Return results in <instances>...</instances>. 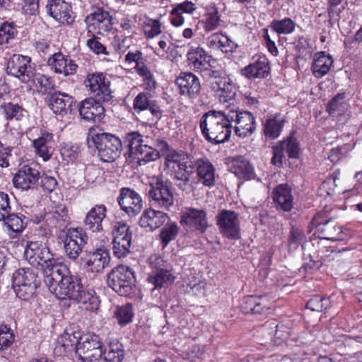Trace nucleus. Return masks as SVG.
Masks as SVG:
<instances>
[{"mask_svg": "<svg viewBox=\"0 0 362 362\" xmlns=\"http://www.w3.org/2000/svg\"><path fill=\"white\" fill-rule=\"evenodd\" d=\"M193 161L191 155L175 149L169 150L165 157V165L171 170L176 186L187 193L196 188Z\"/></svg>", "mask_w": 362, "mask_h": 362, "instance_id": "nucleus-1", "label": "nucleus"}, {"mask_svg": "<svg viewBox=\"0 0 362 362\" xmlns=\"http://www.w3.org/2000/svg\"><path fill=\"white\" fill-rule=\"evenodd\" d=\"M44 281L49 291L59 299L72 300L77 290L82 288L80 281L62 263L54 267L52 272L45 276Z\"/></svg>", "mask_w": 362, "mask_h": 362, "instance_id": "nucleus-2", "label": "nucleus"}, {"mask_svg": "<svg viewBox=\"0 0 362 362\" xmlns=\"http://www.w3.org/2000/svg\"><path fill=\"white\" fill-rule=\"evenodd\" d=\"M124 144L128 146L131 157L137 159L139 165L160 158V153L152 145V139L137 131L126 134Z\"/></svg>", "mask_w": 362, "mask_h": 362, "instance_id": "nucleus-3", "label": "nucleus"}, {"mask_svg": "<svg viewBox=\"0 0 362 362\" xmlns=\"http://www.w3.org/2000/svg\"><path fill=\"white\" fill-rule=\"evenodd\" d=\"M88 144L91 141L98 150V156L103 162H112L119 157L122 143L117 136L105 132L89 129L87 136Z\"/></svg>", "mask_w": 362, "mask_h": 362, "instance_id": "nucleus-4", "label": "nucleus"}, {"mask_svg": "<svg viewBox=\"0 0 362 362\" xmlns=\"http://www.w3.org/2000/svg\"><path fill=\"white\" fill-rule=\"evenodd\" d=\"M24 257L33 267L44 272V277L52 272L54 267L59 265L53 254L45 243L39 241L28 242L24 251Z\"/></svg>", "mask_w": 362, "mask_h": 362, "instance_id": "nucleus-5", "label": "nucleus"}, {"mask_svg": "<svg viewBox=\"0 0 362 362\" xmlns=\"http://www.w3.org/2000/svg\"><path fill=\"white\" fill-rule=\"evenodd\" d=\"M12 286L16 296L24 300L31 298L40 284L37 272L34 268H20L12 277Z\"/></svg>", "mask_w": 362, "mask_h": 362, "instance_id": "nucleus-6", "label": "nucleus"}, {"mask_svg": "<svg viewBox=\"0 0 362 362\" xmlns=\"http://www.w3.org/2000/svg\"><path fill=\"white\" fill-rule=\"evenodd\" d=\"M135 281L133 269L123 264L112 269L107 279L108 286L119 295L124 296H127L132 292Z\"/></svg>", "mask_w": 362, "mask_h": 362, "instance_id": "nucleus-7", "label": "nucleus"}, {"mask_svg": "<svg viewBox=\"0 0 362 362\" xmlns=\"http://www.w3.org/2000/svg\"><path fill=\"white\" fill-rule=\"evenodd\" d=\"M148 195L151 205L155 207L169 210L174 205L173 186L168 180L157 177L149 185Z\"/></svg>", "mask_w": 362, "mask_h": 362, "instance_id": "nucleus-8", "label": "nucleus"}, {"mask_svg": "<svg viewBox=\"0 0 362 362\" xmlns=\"http://www.w3.org/2000/svg\"><path fill=\"white\" fill-rule=\"evenodd\" d=\"M76 354L83 362H95L101 358L103 346L100 337L88 334L81 337L76 344Z\"/></svg>", "mask_w": 362, "mask_h": 362, "instance_id": "nucleus-9", "label": "nucleus"}, {"mask_svg": "<svg viewBox=\"0 0 362 362\" xmlns=\"http://www.w3.org/2000/svg\"><path fill=\"white\" fill-rule=\"evenodd\" d=\"M112 250L115 257L124 258L130 253L132 233L130 227L124 222L117 221L115 223L112 231Z\"/></svg>", "mask_w": 362, "mask_h": 362, "instance_id": "nucleus-10", "label": "nucleus"}, {"mask_svg": "<svg viewBox=\"0 0 362 362\" xmlns=\"http://www.w3.org/2000/svg\"><path fill=\"white\" fill-rule=\"evenodd\" d=\"M84 84L88 88L91 98L103 102H108L112 98L110 82L102 73L89 74L84 81Z\"/></svg>", "mask_w": 362, "mask_h": 362, "instance_id": "nucleus-11", "label": "nucleus"}, {"mask_svg": "<svg viewBox=\"0 0 362 362\" xmlns=\"http://www.w3.org/2000/svg\"><path fill=\"white\" fill-rule=\"evenodd\" d=\"M88 235L81 228H71L66 233L64 248L66 256L76 260L88 242Z\"/></svg>", "mask_w": 362, "mask_h": 362, "instance_id": "nucleus-12", "label": "nucleus"}, {"mask_svg": "<svg viewBox=\"0 0 362 362\" xmlns=\"http://www.w3.org/2000/svg\"><path fill=\"white\" fill-rule=\"evenodd\" d=\"M217 225L223 236L238 240L240 238V221L234 211L223 209L216 216Z\"/></svg>", "mask_w": 362, "mask_h": 362, "instance_id": "nucleus-13", "label": "nucleus"}, {"mask_svg": "<svg viewBox=\"0 0 362 362\" xmlns=\"http://www.w3.org/2000/svg\"><path fill=\"white\" fill-rule=\"evenodd\" d=\"M313 223L322 238L332 241L344 239L341 228L337 226L332 218H327L326 213L317 214L313 218Z\"/></svg>", "mask_w": 362, "mask_h": 362, "instance_id": "nucleus-14", "label": "nucleus"}, {"mask_svg": "<svg viewBox=\"0 0 362 362\" xmlns=\"http://www.w3.org/2000/svg\"><path fill=\"white\" fill-rule=\"evenodd\" d=\"M229 118L231 124L234 122V131L237 136L245 138L250 136L256 129L255 119L248 111L230 110Z\"/></svg>", "mask_w": 362, "mask_h": 362, "instance_id": "nucleus-15", "label": "nucleus"}, {"mask_svg": "<svg viewBox=\"0 0 362 362\" xmlns=\"http://www.w3.org/2000/svg\"><path fill=\"white\" fill-rule=\"evenodd\" d=\"M181 95L190 99H195L200 95L202 86L198 76L190 71L180 72L175 80Z\"/></svg>", "mask_w": 362, "mask_h": 362, "instance_id": "nucleus-16", "label": "nucleus"}, {"mask_svg": "<svg viewBox=\"0 0 362 362\" xmlns=\"http://www.w3.org/2000/svg\"><path fill=\"white\" fill-rule=\"evenodd\" d=\"M6 72L23 83L28 82L33 74L30 59L27 56L13 54L7 63Z\"/></svg>", "mask_w": 362, "mask_h": 362, "instance_id": "nucleus-17", "label": "nucleus"}, {"mask_svg": "<svg viewBox=\"0 0 362 362\" xmlns=\"http://www.w3.org/2000/svg\"><path fill=\"white\" fill-rule=\"evenodd\" d=\"M117 202L122 210L129 216H136L143 208V200L140 194L130 188L123 187L120 189Z\"/></svg>", "mask_w": 362, "mask_h": 362, "instance_id": "nucleus-18", "label": "nucleus"}, {"mask_svg": "<svg viewBox=\"0 0 362 362\" xmlns=\"http://www.w3.org/2000/svg\"><path fill=\"white\" fill-rule=\"evenodd\" d=\"M180 223L192 231L201 233H204L209 226L206 211L194 208L186 209L181 216Z\"/></svg>", "mask_w": 362, "mask_h": 362, "instance_id": "nucleus-19", "label": "nucleus"}, {"mask_svg": "<svg viewBox=\"0 0 362 362\" xmlns=\"http://www.w3.org/2000/svg\"><path fill=\"white\" fill-rule=\"evenodd\" d=\"M102 100L94 98H88L79 104L76 103L75 109H78L81 117L88 122H100L105 115V108Z\"/></svg>", "mask_w": 362, "mask_h": 362, "instance_id": "nucleus-20", "label": "nucleus"}, {"mask_svg": "<svg viewBox=\"0 0 362 362\" xmlns=\"http://www.w3.org/2000/svg\"><path fill=\"white\" fill-rule=\"evenodd\" d=\"M112 17L103 7H97L85 18L88 33H91V27L97 28L99 33L109 32L112 26Z\"/></svg>", "mask_w": 362, "mask_h": 362, "instance_id": "nucleus-21", "label": "nucleus"}, {"mask_svg": "<svg viewBox=\"0 0 362 362\" xmlns=\"http://www.w3.org/2000/svg\"><path fill=\"white\" fill-rule=\"evenodd\" d=\"M40 177V172L35 168L25 165L21 168L13 178L15 187L22 190L34 188Z\"/></svg>", "mask_w": 362, "mask_h": 362, "instance_id": "nucleus-22", "label": "nucleus"}, {"mask_svg": "<svg viewBox=\"0 0 362 362\" xmlns=\"http://www.w3.org/2000/svg\"><path fill=\"white\" fill-rule=\"evenodd\" d=\"M46 8L47 13L59 23L69 25L74 21L71 6L64 0H49Z\"/></svg>", "mask_w": 362, "mask_h": 362, "instance_id": "nucleus-23", "label": "nucleus"}, {"mask_svg": "<svg viewBox=\"0 0 362 362\" xmlns=\"http://www.w3.org/2000/svg\"><path fill=\"white\" fill-rule=\"evenodd\" d=\"M194 177L197 183L199 182L206 187L215 185V168L207 158H198L193 161Z\"/></svg>", "mask_w": 362, "mask_h": 362, "instance_id": "nucleus-24", "label": "nucleus"}, {"mask_svg": "<svg viewBox=\"0 0 362 362\" xmlns=\"http://www.w3.org/2000/svg\"><path fill=\"white\" fill-rule=\"evenodd\" d=\"M76 100L65 93L54 92L50 95L48 105L57 115L71 113L76 107Z\"/></svg>", "mask_w": 362, "mask_h": 362, "instance_id": "nucleus-25", "label": "nucleus"}, {"mask_svg": "<svg viewBox=\"0 0 362 362\" xmlns=\"http://www.w3.org/2000/svg\"><path fill=\"white\" fill-rule=\"evenodd\" d=\"M230 110H209L205 112L200 119L199 127L202 131L204 129H214L223 124H230L229 118Z\"/></svg>", "mask_w": 362, "mask_h": 362, "instance_id": "nucleus-26", "label": "nucleus"}, {"mask_svg": "<svg viewBox=\"0 0 362 362\" xmlns=\"http://www.w3.org/2000/svg\"><path fill=\"white\" fill-rule=\"evenodd\" d=\"M107 208L104 204H97L87 213L84 219L86 230L93 233H100L103 230V221L106 216Z\"/></svg>", "mask_w": 362, "mask_h": 362, "instance_id": "nucleus-27", "label": "nucleus"}, {"mask_svg": "<svg viewBox=\"0 0 362 362\" xmlns=\"http://www.w3.org/2000/svg\"><path fill=\"white\" fill-rule=\"evenodd\" d=\"M168 219L166 213L149 209L144 211L139 223L141 227L153 231L163 226Z\"/></svg>", "mask_w": 362, "mask_h": 362, "instance_id": "nucleus-28", "label": "nucleus"}, {"mask_svg": "<svg viewBox=\"0 0 362 362\" xmlns=\"http://www.w3.org/2000/svg\"><path fill=\"white\" fill-rule=\"evenodd\" d=\"M48 64L56 73L62 74L64 76L74 74L78 69V65L74 61L61 52L52 54L48 59Z\"/></svg>", "mask_w": 362, "mask_h": 362, "instance_id": "nucleus-29", "label": "nucleus"}, {"mask_svg": "<svg viewBox=\"0 0 362 362\" xmlns=\"http://www.w3.org/2000/svg\"><path fill=\"white\" fill-rule=\"evenodd\" d=\"M241 74L249 79L265 78L269 74V60L264 56H259L256 60L243 69Z\"/></svg>", "mask_w": 362, "mask_h": 362, "instance_id": "nucleus-30", "label": "nucleus"}, {"mask_svg": "<svg viewBox=\"0 0 362 362\" xmlns=\"http://www.w3.org/2000/svg\"><path fill=\"white\" fill-rule=\"evenodd\" d=\"M110 262V256L108 250L100 247L90 252L86 265L92 272H102Z\"/></svg>", "mask_w": 362, "mask_h": 362, "instance_id": "nucleus-31", "label": "nucleus"}, {"mask_svg": "<svg viewBox=\"0 0 362 362\" xmlns=\"http://www.w3.org/2000/svg\"><path fill=\"white\" fill-rule=\"evenodd\" d=\"M150 98L151 95L148 93L142 92L139 93L134 100L133 108L137 113L149 110L153 116L160 119L163 111L156 103L151 100Z\"/></svg>", "mask_w": 362, "mask_h": 362, "instance_id": "nucleus-32", "label": "nucleus"}, {"mask_svg": "<svg viewBox=\"0 0 362 362\" xmlns=\"http://www.w3.org/2000/svg\"><path fill=\"white\" fill-rule=\"evenodd\" d=\"M72 300L79 303L82 309L88 311L97 310L100 305V300L95 296V291L92 289L84 288L83 285L81 289L77 290Z\"/></svg>", "mask_w": 362, "mask_h": 362, "instance_id": "nucleus-33", "label": "nucleus"}, {"mask_svg": "<svg viewBox=\"0 0 362 362\" xmlns=\"http://www.w3.org/2000/svg\"><path fill=\"white\" fill-rule=\"evenodd\" d=\"M294 132L290 133L289 137L286 140H284L279 143L278 146L273 147V157L272 163L276 166L282 165V158L284 154L293 158H294Z\"/></svg>", "mask_w": 362, "mask_h": 362, "instance_id": "nucleus-34", "label": "nucleus"}, {"mask_svg": "<svg viewBox=\"0 0 362 362\" xmlns=\"http://www.w3.org/2000/svg\"><path fill=\"white\" fill-rule=\"evenodd\" d=\"M69 222L68 210L64 204L52 206V209L46 213V223L54 228L65 227Z\"/></svg>", "mask_w": 362, "mask_h": 362, "instance_id": "nucleus-35", "label": "nucleus"}, {"mask_svg": "<svg viewBox=\"0 0 362 362\" xmlns=\"http://www.w3.org/2000/svg\"><path fill=\"white\" fill-rule=\"evenodd\" d=\"M209 87L215 93L221 92L220 97H223L224 101L231 100L235 95V87L230 78L225 74H219L214 81L210 83Z\"/></svg>", "mask_w": 362, "mask_h": 362, "instance_id": "nucleus-36", "label": "nucleus"}, {"mask_svg": "<svg viewBox=\"0 0 362 362\" xmlns=\"http://www.w3.org/2000/svg\"><path fill=\"white\" fill-rule=\"evenodd\" d=\"M53 143V134L47 132H43L36 139L33 140V146L37 156L42 158L44 161H47L52 156V144Z\"/></svg>", "mask_w": 362, "mask_h": 362, "instance_id": "nucleus-37", "label": "nucleus"}, {"mask_svg": "<svg viewBox=\"0 0 362 362\" xmlns=\"http://www.w3.org/2000/svg\"><path fill=\"white\" fill-rule=\"evenodd\" d=\"M333 62L332 56L326 54L325 52L316 53L312 64L313 75L318 78L323 77L329 73Z\"/></svg>", "mask_w": 362, "mask_h": 362, "instance_id": "nucleus-38", "label": "nucleus"}, {"mask_svg": "<svg viewBox=\"0 0 362 362\" xmlns=\"http://www.w3.org/2000/svg\"><path fill=\"white\" fill-rule=\"evenodd\" d=\"M233 124H223L214 129H204L202 135L212 144H218L228 141L230 136Z\"/></svg>", "mask_w": 362, "mask_h": 362, "instance_id": "nucleus-39", "label": "nucleus"}, {"mask_svg": "<svg viewBox=\"0 0 362 362\" xmlns=\"http://www.w3.org/2000/svg\"><path fill=\"white\" fill-rule=\"evenodd\" d=\"M292 188L286 184L279 185L273 192V199L277 206L284 211H289L293 208Z\"/></svg>", "mask_w": 362, "mask_h": 362, "instance_id": "nucleus-40", "label": "nucleus"}, {"mask_svg": "<svg viewBox=\"0 0 362 362\" xmlns=\"http://www.w3.org/2000/svg\"><path fill=\"white\" fill-rule=\"evenodd\" d=\"M187 57L188 65L197 71L208 66L211 59V56L200 47H191L187 53Z\"/></svg>", "mask_w": 362, "mask_h": 362, "instance_id": "nucleus-41", "label": "nucleus"}, {"mask_svg": "<svg viewBox=\"0 0 362 362\" xmlns=\"http://www.w3.org/2000/svg\"><path fill=\"white\" fill-rule=\"evenodd\" d=\"M0 111L7 121H22L27 116V110L22 105L13 102H4L0 105Z\"/></svg>", "mask_w": 362, "mask_h": 362, "instance_id": "nucleus-42", "label": "nucleus"}, {"mask_svg": "<svg viewBox=\"0 0 362 362\" xmlns=\"http://www.w3.org/2000/svg\"><path fill=\"white\" fill-rule=\"evenodd\" d=\"M230 171L240 179L250 180L253 177L254 169L243 157H237L232 160Z\"/></svg>", "mask_w": 362, "mask_h": 362, "instance_id": "nucleus-43", "label": "nucleus"}, {"mask_svg": "<svg viewBox=\"0 0 362 362\" xmlns=\"http://www.w3.org/2000/svg\"><path fill=\"white\" fill-rule=\"evenodd\" d=\"M102 357L105 362H122L124 358L123 345L119 341L110 342L105 350L103 349Z\"/></svg>", "mask_w": 362, "mask_h": 362, "instance_id": "nucleus-44", "label": "nucleus"}, {"mask_svg": "<svg viewBox=\"0 0 362 362\" xmlns=\"http://www.w3.org/2000/svg\"><path fill=\"white\" fill-rule=\"evenodd\" d=\"M284 124V119L279 116L267 119L264 124L265 136L272 139L278 138L281 134Z\"/></svg>", "mask_w": 362, "mask_h": 362, "instance_id": "nucleus-45", "label": "nucleus"}, {"mask_svg": "<svg viewBox=\"0 0 362 362\" xmlns=\"http://www.w3.org/2000/svg\"><path fill=\"white\" fill-rule=\"evenodd\" d=\"M25 217L22 214L9 213L2 221H4L7 227L16 233H21L26 226Z\"/></svg>", "mask_w": 362, "mask_h": 362, "instance_id": "nucleus-46", "label": "nucleus"}, {"mask_svg": "<svg viewBox=\"0 0 362 362\" xmlns=\"http://www.w3.org/2000/svg\"><path fill=\"white\" fill-rule=\"evenodd\" d=\"M220 21L217 8L214 6L207 7L204 19L202 21L204 30L209 32L216 29L220 25Z\"/></svg>", "mask_w": 362, "mask_h": 362, "instance_id": "nucleus-47", "label": "nucleus"}, {"mask_svg": "<svg viewBox=\"0 0 362 362\" xmlns=\"http://www.w3.org/2000/svg\"><path fill=\"white\" fill-rule=\"evenodd\" d=\"M179 228L176 223L170 222L161 229L160 238L163 247H165L170 241L173 240L177 235Z\"/></svg>", "mask_w": 362, "mask_h": 362, "instance_id": "nucleus-48", "label": "nucleus"}, {"mask_svg": "<svg viewBox=\"0 0 362 362\" xmlns=\"http://www.w3.org/2000/svg\"><path fill=\"white\" fill-rule=\"evenodd\" d=\"M16 25L13 22L5 21L0 25V45H5L17 35Z\"/></svg>", "mask_w": 362, "mask_h": 362, "instance_id": "nucleus-49", "label": "nucleus"}, {"mask_svg": "<svg viewBox=\"0 0 362 362\" xmlns=\"http://www.w3.org/2000/svg\"><path fill=\"white\" fill-rule=\"evenodd\" d=\"M115 315L119 325H125L132 322L134 313L132 305L127 303L122 306H118L115 312Z\"/></svg>", "mask_w": 362, "mask_h": 362, "instance_id": "nucleus-50", "label": "nucleus"}, {"mask_svg": "<svg viewBox=\"0 0 362 362\" xmlns=\"http://www.w3.org/2000/svg\"><path fill=\"white\" fill-rule=\"evenodd\" d=\"M175 277L172 274V269H167L154 273L148 277V281L154 284L155 288L161 287L164 284L173 283Z\"/></svg>", "mask_w": 362, "mask_h": 362, "instance_id": "nucleus-51", "label": "nucleus"}, {"mask_svg": "<svg viewBox=\"0 0 362 362\" xmlns=\"http://www.w3.org/2000/svg\"><path fill=\"white\" fill-rule=\"evenodd\" d=\"M76 350L75 344L71 340V336L69 334L61 336L57 341L54 352L58 354H66L72 350Z\"/></svg>", "mask_w": 362, "mask_h": 362, "instance_id": "nucleus-52", "label": "nucleus"}, {"mask_svg": "<svg viewBox=\"0 0 362 362\" xmlns=\"http://www.w3.org/2000/svg\"><path fill=\"white\" fill-rule=\"evenodd\" d=\"M138 74L143 78L144 86L146 90H151L156 87V81L150 69L144 64L138 65Z\"/></svg>", "mask_w": 362, "mask_h": 362, "instance_id": "nucleus-53", "label": "nucleus"}, {"mask_svg": "<svg viewBox=\"0 0 362 362\" xmlns=\"http://www.w3.org/2000/svg\"><path fill=\"white\" fill-rule=\"evenodd\" d=\"M14 341V334L6 325H0V350L8 349Z\"/></svg>", "mask_w": 362, "mask_h": 362, "instance_id": "nucleus-54", "label": "nucleus"}, {"mask_svg": "<svg viewBox=\"0 0 362 362\" xmlns=\"http://www.w3.org/2000/svg\"><path fill=\"white\" fill-rule=\"evenodd\" d=\"M274 33L288 34L294 29V23L291 18H286L281 21H274L271 25Z\"/></svg>", "mask_w": 362, "mask_h": 362, "instance_id": "nucleus-55", "label": "nucleus"}, {"mask_svg": "<svg viewBox=\"0 0 362 362\" xmlns=\"http://www.w3.org/2000/svg\"><path fill=\"white\" fill-rule=\"evenodd\" d=\"M329 305L330 301L329 298L315 296L308 301L306 307L313 311L321 312L328 308Z\"/></svg>", "mask_w": 362, "mask_h": 362, "instance_id": "nucleus-56", "label": "nucleus"}, {"mask_svg": "<svg viewBox=\"0 0 362 362\" xmlns=\"http://www.w3.org/2000/svg\"><path fill=\"white\" fill-rule=\"evenodd\" d=\"M149 263L153 274L163 270L166 272L167 269H173L171 264L158 255H151L149 258Z\"/></svg>", "mask_w": 362, "mask_h": 362, "instance_id": "nucleus-57", "label": "nucleus"}, {"mask_svg": "<svg viewBox=\"0 0 362 362\" xmlns=\"http://www.w3.org/2000/svg\"><path fill=\"white\" fill-rule=\"evenodd\" d=\"M161 33V23L159 21L151 19L146 24L145 35L147 38H153Z\"/></svg>", "mask_w": 362, "mask_h": 362, "instance_id": "nucleus-58", "label": "nucleus"}, {"mask_svg": "<svg viewBox=\"0 0 362 362\" xmlns=\"http://www.w3.org/2000/svg\"><path fill=\"white\" fill-rule=\"evenodd\" d=\"M337 179V177H329L321 184L319 189L320 196H329L334 193Z\"/></svg>", "mask_w": 362, "mask_h": 362, "instance_id": "nucleus-59", "label": "nucleus"}, {"mask_svg": "<svg viewBox=\"0 0 362 362\" xmlns=\"http://www.w3.org/2000/svg\"><path fill=\"white\" fill-rule=\"evenodd\" d=\"M12 149L11 146L0 141V166L1 168L9 166V158L11 157Z\"/></svg>", "mask_w": 362, "mask_h": 362, "instance_id": "nucleus-60", "label": "nucleus"}, {"mask_svg": "<svg viewBox=\"0 0 362 362\" xmlns=\"http://www.w3.org/2000/svg\"><path fill=\"white\" fill-rule=\"evenodd\" d=\"M11 211L9 196L4 192H0V221L6 217Z\"/></svg>", "mask_w": 362, "mask_h": 362, "instance_id": "nucleus-61", "label": "nucleus"}, {"mask_svg": "<svg viewBox=\"0 0 362 362\" xmlns=\"http://www.w3.org/2000/svg\"><path fill=\"white\" fill-rule=\"evenodd\" d=\"M86 45L90 49L97 54H108V52L106 51V47L100 43L98 40V37H95L94 35H92L91 38L87 40Z\"/></svg>", "mask_w": 362, "mask_h": 362, "instance_id": "nucleus-62", "label": "nucleus"}, {"mask_svg": "<svg viewBox=\"0 0 362 362\" xmlns=\"http://www.w3.org/2000/svg\"><path fill=\"white\" fill-rule=\"evenodd\" d=\"M258 301V296H248L243 299L240 305L241 310L245 313H253V309Z\"/></svg>", "mask_w": 362, "mask_h": 362, "instance_id": "nucleus-63", "label": "nucleus"}, {"mask_svg": "<svg viewBox=\"0 0 362 362\" xmlns=\"http://www.w3.org/2000/svg\"><path fill=\"white\" fill-rule=\"evenodd\" d=\"M119 26L124 31V35H128V37H133L136 34L135 23L127 18H121Z\"/></svg>", "mask_w": 362, "mask_h": 362, "instance_id": "nucleus-64", "label": "nucleus"}]
</instances>
